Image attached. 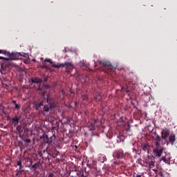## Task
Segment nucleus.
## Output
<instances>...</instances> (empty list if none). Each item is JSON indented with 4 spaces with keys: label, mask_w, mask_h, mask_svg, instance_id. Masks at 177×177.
<instances>
[{
    "label": "nucleus",
    "mask_w": 177,
    "mask_h": 177,
    "mask_svg": "<svg viewBox=\"0 0 177 177\" xmlns=\"http://www.w3.org/2000/svg\"><path fill=\"white\" fill-rule=\"evenodd\" d=\"M153 155L155 157H162V161L166 164H169L171 160V155L164 151V148L160 147L158 142H156V147L153 149Z\"/></svg>",
    "instance_id": "nucleus-1"
},
{
    "label": "nucleus",
    "mask_w": 177,
    "mask_h": 177,
    "mask_svg": "<svg viewBox=\"0 0 177 177\" xmlns=\"http://www.w3.org/2000/svg\"><path fill=\"white\" fill-rule=\"evenodd\" d=\"M64 67H66L67 73H70L71 71V70H73V68H74V65H73V64H71V63L66 62L65 64H64Z\"/></svg>",
    "instance_id": "nucleus-2"
},
{
    "label": "nucleus",
    "mask_w": 177,
    "mask_h": 177,
    "mask_svg": "<svg viewBox=\"0 0 177 177\" xmlns=\"http://www.w3.org/2000/svg\"><path fill=\"white\" fill-rule=\"evenodd\" d=\"M97 124V120H94V123H91L90 126H88V129L90 131H95L96 129V124Z\"/></svg>",
    "instance_id": "nucleus-3"
},
{
    "label": "nucleus",
    "mask_w": 177,
    "mask_h": 177,
    "mask_svg": "<svg viewBox=\"0 0 177 177\" xmlns=\"http://www.w3.org/2000/svg\"><path fill=\"white\" fill-rule=\"evenodd\" d=\"M106 156L104 155H100L99 158H98V161H100V162H104V161H106Z\"/></svg>",
    "instance_id": "nucleus-4"
},
{
    "label": "nucleus",
    "mask_w": 177,
    "mask_h": 177,
    "mask_svg": "<svg viewBox=\"0 0 177 177\" xmlns=\"http://www.w3.org/2000/svg\"><path fill=\"white\" fill-rule=\"evenodd\" d=\"M42 138L44 139V143H48V145H49V143H50V142H49V140H48L49 138L48 137V135L44 134L42 136Z\"/></svg>",
    "instance_id": "nucleus-5"
},
{
    "label": "nucleus",
    "mask_w": 177,
    "mask_h": 177,
    "mask_svg": "<svg viewBox=\"0 0 177 177\" xmlns=\"http://www.w3.org/2000/svg\"><path fill=\"white\" fill-rule=\"evenodd\" d=\"M169 136V131H162V138L163 139H167V138H168V136Z\"/></svg>",
    "instance_id": "nucleus-6"
},
{
    "label": "nucleus",
    "mask_w": 177,
    "mask_h": 177,
    "mask_svg": "<svg viewBox=\"0 0 177 177\" xmlns=\"http://www.w3.org/2000/svg\"><path fill=\"white\" fill-rule=\"evenodd\" d=\"M51 64H52L53 67H55V68H60V67H64V64H63L57 65L55 64H53V62H51Z\"/></svg>",
    "instance_id": "nucleus-7"
},
{
    "label": "nucleus",
    "mask_w": 177,
    "mask_h": 177,
    "mask_svg": "<svg viewBox=\"0 0 177 177\" xmlns=\"http://www.w3.org/2000/svg\"><path fill=\"white\" fill-rule=\"evenodd\" d=\"M32 82L35 84H41V82H42V80L41 79L34 78L32 80Z\"/></svg>",
    "instance_id": "nucleus-8"
},
{
    "label": "nucleus",
    "mask_w": 177,
    "mask_h": 177,
    "mask_svg": "<svg viewBox=\"0 0 177 177\" xmlns=\"http://www.w3.org/2000/svg\"><path fill=\"white\" fill-rule=\"evenodd\" d=\"M175 140H176L175 135L171 134L170 136V137H169V142H170V143H174Z\"/></svg>",
    "instance_id": "nucleus-9"
},
{
    "label": "nucleus",
    "mask_w": 177,
    "mask_h": 177,
    "mask_svg": "<svg viewBox=\"0 0 177 177\" xmlns=\"http://www.w3.org/2000/svg\"><path fill=\"white\" fill-rule=\"evenodd\" d=\"M50 109H52V106L45 105L44 107V111L48 112L50 110Z\"/></svg>",
    "instance_id": "nucleus-10"
},
{
    "label": "nucleus",
    "mask_w": 177,
    "mask_h": 177,
    "mask_svg": "<svg viewBox=\"0 0 177 177\" xmlns=\"http://www.w3.org/2000/svg\"><path fill=\"white\" fill-rule=\"evenodd\" d=\"M118 139H120V142H124V140H125V137L124 136H119Z\"/></svg>",
    "instance_id": "nucleus-11"
},
{
    "label": "nucleus",
    "mask_w": 177,
    "mask_h": 177,
    "mask_svg": "<svg viewBox=\"0 0 177 177\" xmlns=\"http://www.w3.org/2000/svg\"><path fill=\"white\" fill-rule=\"evenodd\" d=\"M0 54L9 55V53H8L7 51L3 50H0Z\"/></svg>",
    "instance_id": "nucleus-12"
},
{
    "label": "nucleus",
    "mask_w": 177,
    "mask_h": 177,
    "mask_svg": "<svg viewBox=\"0 0 177 177\" xmlns=\"http://www.w3.org/2000/svg\"><path fill=\"white\" fill-rule=\"evenodd\" d=\"M99 64L103 65L104 66H107V63H106L105 62H103L102 61H100Z\"/></svg>",
    "instance_id": "nucleus-13"
},
{
    "label": "nucleus",
    "mask_w": 177,
    "mask_h": 177,
    "mask_svg": "<svg viewBox=\"0 0 177 177\" xmlns=\"http://www.w3.org/2000/svg\"><path fill=\"white\" fill-rule=\"evenodd\" d=\"M38 163H35L32 166V168H34L35 169H37L38 168Z\"/></svg>",
    "instance_id": "nucleus-14"
},
{
    "label": "nucleus",
    "mask_w": 177,
    "mask_h": 177,
    "mask_svg": "<svg viewBox=\"0 0 177 177\" xmlns=\"http://www.w3.org/2000/svg\"><path fill=\"white\" fill-rule=\"evenodd\" d=\"M21 164H22L21 161L19 160L17 162V165H18L20 168H21Z\"/></svg>",
    "instance_id": "nucleus-15"
},
{
    "label": "nucleus",
    "mask_w": 177,
    "mask_h": 177,
    "mask_svg": "<svg viewBox=\"0 0 177 177\" xmlns=\"http://www.w3.org/2000/svg\"><path fill=\"white\" fill-rule=\"evenodd\" d=\"M82 173L80 171H76V174L77 175V176H81V174H82Z\"/></svg>",
    "instance_id": "nucleus-16"
},
{
    "label": "nucleus",
    "mask_w": 177,
    "mask_h": 177,
    "mask_svg": "<svg viewBox=\"0 0 177 177\" xmlns=\"http://www.w3.org/2000/svg\"><path fill=\"white\" fill-rule=\"evenodd\" d=\"M45 62H48V63H52V59H46Z\"/></svg>",
    "instance_id": "nucleus-17"
},
{
    "label": "nucleus",
    "mask_w": 177,
    "mask_h": 177,
    "mask_svg": "<svg viewBox=\"0 0 177 177\" xmlns=\"http://www.w3.org/2000/svg\"><path fill=\"white\" fill-rule=\"evenodd\" d=\"M0 60H8V58H5L3 57L0 56Z\"/></svg>",
    "instance_id": "nucleus-18"
},
{
    "label": "nucleus",
    "mask_w": 177,
    "mask_h": 177,
    "mask_svg": "<svg viewBox=\"0 0 177 177\" xmlns=\"http://www.w3.org/2000/svg\"><path fill=\"white\" fill-rule=\"evenodd\" d=\"M15 109H19L20 107V105H19V104H15Z\"/></svg>",
    "instance_id": "nucleus-19"
},
{
    "label": "nucleus",
    "mask_w": 177,
    "mask_h": 177,
    "mask_svg": "<svg viewBox=\"0 0 177 177\" xmlns=\"http://www.w3.org/2000/svg\"><path fill=\"white\" fill-rule=\"evenodd\" d=\"M83 100H86L88 99V97L86 95H84L82 97Z\"/></svg>",
    "instance_id": "nucleus-20"
},
{
    "label": "nucleus",
    "mask_w": 177,
    "mask_h": 177,
    "mask_svg": "<svg viewBox=\"0 0 177 177\" xmlns=\"http://www.w3.org/2000/svg\"><path fill=\"white\" fill-rule=\"evenodd\" d=\"M117 157H118V158H122V153H120L119 155H117Z\"/></svg>",
    "instance_id": "nucleus-21"
},
{
    "label": "nucleus",
    "mask_w": 177,
    "mask_h": 177,
    "mask_svg": "<svg viewBox=\"0 0 177 177\" xmlns=\"http://www.w3.org/2000/svg\"><path fill=\"white\" fill-rule=\"evenodd\" d=\"M12 121H19V118H12Z\"/></svg>",
    "instance_id": "nucleus-22"
},
{
    "label": "nucleus",
    "mask_w": 177,
    "mask_h": 177,
    "mask_svg": "<svg viewBox=\"0 0 177 177\" xmlns=\"http://www.w3.org/2000/svg\"><path fill=\"white\" fill-rule=\"evenodd\" d=\"M149 167H154V163L153 162H151L150 164H149Z\"/></svg>",
    "instance_id": "nucleus-23"
},
{
    "label": "nucleus",
    "mask_w": 177,
    "mask_h": 177,
    "mask_svg": "<svg viewBox=\"0 0 177 177\" xmlns=\"http://www.w3.org/2000/svg\"><path fill=\"white\" fill-rule=\"evenodd\" d=\"M26 143H30V142H31V140L30 139H26Z\"/></svg>",
    "instance_id": "nucleus-24"
},
{
    "label": "nucleus",
    "mask_w": 177,
    "mask_h": 177,
    "mask_svg": "<svg viewBox=\"0 0 177 177\" xmlns=\"http://www.w3.org/2000/svg\"><path fill=\"white\" fill-rule=\"evenodd\" d=\"M80 177H86V176H85L84 175V174L82 173V174H81V176H80Z\"/></svg>",
    "instance_id": "nucleus-25"
},
{
    "label": "nucleus",
    "mask_w": 177,
    "mask_h": 177,
    "mask_svg": "<svg viewBox=\"0 0 177 177\" xmlns=\"http://www.w3.org/2000/svg\"><path fill=\"white\" fill-rule=\"evenodd\" d=\"M49 177H53V174H50Z\"/></svg>",
    "instance_id": "nucleus-26"
},
{
    "label": "nucleus",
    "mask_w": 177,
    "mask_h": 177,
    "mask_svg": "<svg viewBox=\"0 0 177 177\" xmlns=\"http://www.w3.org/2000/svg\"><path fill=\"white\" fill-rule=\"evenodd\" d=\"M136 177H142V175H140V174H137V175H136Z\"/></svg>",
    "instance_id": "nucleus-27"
},
{
    "label": "nucleus",
    "mask_w": 177,
    "mask_h": 177,
    "mask_svg": "<svg viewBox=\"0 0 177 177\" xmlns=\"http://www.w3.org/2000/svg\"><path fill=\"white\" fill-rule=\"evenodd\" d=\"M12 103H14L15 105L17 104L16 101H12Z\"/></svg>",
    "instance_id": "nucleus-28"
},
{
    "label": "nucleus",
    "mask_w": 177,
    "mask_h": 177,
    "mask_svg": "<svg viewBox=\"0 0 177 177\" xmlns=\"http://www.w3.org/2000/svg\"><path fill=\"white\" fill-rule=\"evenodd\" d=\"M153 171H156L155 169H153Z\"/></svg>",
    "instance_id": "nucleus-29"
}]
</instances>
